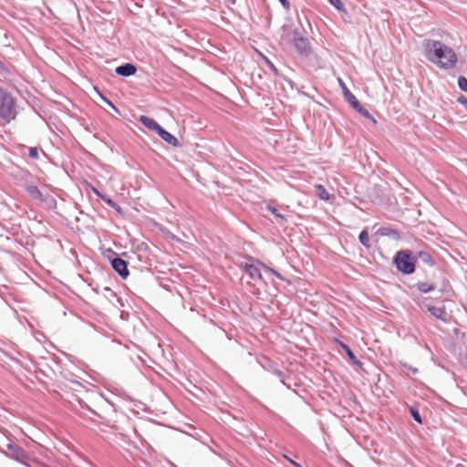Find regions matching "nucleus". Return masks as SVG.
<instances>
[{"mask_svg": "<svg viewBox=\"0 0 467 467\" xmlns=\"http://www.w3.org/2000/svg\"><path fill=\"white\" fill-rule=\"evenodd\" d=\"M426 58L441 69L455 67L458 58L455 51L441 41L426 39L423 42Z\"/></svg>", "mask_w": 467, "mask_h": 467, "instance_id": "f257e3e1", "label": "nucleus"}, {"mask_svg": "<svg viewBox=\"0 0 467 467\" xmlns=\"http://www.w3.org/2000/svg\"><path fill=\"white\" fill-rule=\"evenodd\" d=\"M393 264L397 270L403 275H412L416 270L414 253L410 249L398 251L393 257Z\"/></svg>", "mask_w": 467, "mask_h": 467, "instance_id": "f03ea898", "label": "nucleus"}, {"mask_svg": "<svg viewBox=\"0 0 467 467\" xmlns=\"http://www.w3.org/2000/svg\"><path fill=\"white\" fill-rule=\"evenodd\" d=\"M15 100L5 90L0 88V118L10 121L16 117Z\"/></svg>", "mask_w": 467, "mask_h": 467, "instance_id": "7ed1b4c3", "label": "nucleus"}, {"mask_svg": "<svg viewBox=\"0 0 467 467\" xmlns=\"http://www.w3.org/2000/svg\"><path fill=\"white\" fill-rule=\"evenodd\" d=\"M8 451H1L6 457L13 459L20 463L28 465L31 457L29 454L18 444L9 442L6 445Z\"/></svg>", "mask_w": 467, "mask_h": 467, "instance_id": "20e7f679", "label": "nucleus"}, {"mask_svg": "<svg viewBox=\"0 0 467 467\" xmlns=\"http://www.w3.org/2000/svg\"><path fill=\"white\" fill-rule=\"evenodd\" d=\"M293 42L296 51L300 55L307 57L310 54L311 47L308 38L303 36L297 29H295L293 32Z\"/></svg>", "mask_w": 467, "mask_h": 467, "instance_id": "39448f33", "label": "nucleus"}, {"mask_svg": "<svg viewBox=\"0 0 467 467\" xmlns=\"http://www.w3.org/2000/svg\"><path fill=\"white\" fill-rule=\"evenodd\" d=\"M115 257L110 259V264L115 272H117L119 276L123 279H126L129 275L128 263L122 258L117 256L114 253Z\"/></svg>", "mask_w": 467, "mask_h": 467, "instance_id": "423d86ee", "label": "nucleus"}, {"mask_svg": "<svg viewBox=\"0 0 467 467\" xmlns=\"http://www.w3.org/2000/svg\"><path fill=\"white\" fill-rule=\"evenodd\" d=\"M425 307L437 319L444 323L450 322L451 316L446 312L445 306L438 307L431 305H425Z\"/></svg>", "mask_w": 467, "mask_h": 467, "instance_id": "0eeeda50", "label": "nucleus"}, {"mask_svg": "<svg viewBox=\"0 0 467 467\" xmlns=\"http://www.w3.org/2000/svg\"><path fill=\"white\" fill-rule=\"evenodd\" d=\"M115 72L119 76L130 77V76H133L136 74L137 67L135 65H133L131 63H125L121 66L117 67L115 69Z\"/></svg>", "mask_w": 467, "mask_h": 467, "instance_id": "6e6552de", "label": "nucleus"}, {"mask_svg": "<svg viewBox=\"0 0 467 467\" xmlns=\"http://www.w3.org/2000/svg\"><path fill=\"white\" fill-rule=\"evenodd\" d=\"M157 134L169 145H171L173 147L180 146V142L172 134L168 132L166 130H164L162 127L159 130Z\"/></svg>", "mask_w": 467, "mask_h": 467, "instance_id": "1a4fd4ad", "label": "nucleus"}, {"mask_svg": "<svg viewBox=\"0 0 467 467\" xmlns=\"http://www.w3.org/2000/svg\"><path fill=\"white\" fill-rule=\"evenodd\" d=\"M414 257H415L416 262L418 260H420L421 262H423L424 264H426L427 265H429L431 267L435 265L434 259L432 258L431 254L426 252V251H418V252H416L414 254Z\"/></svg>", "mask_w": 467, "mask_h": 467, "instance_id": "9d476101", "label": "nucleus"}, {"mask_svg": "<svg viewBox=\"0 0 467 467\" xmlns=\"http://www.w3.org/2000/svg\"><path fill=\"white\" fill-rule=\"evenodd\" d=\"M139 119L146 128L155 131L156 133L161 128V126L159 125L155 119L149 118L147 116L141 115Z\"/></svg>", "mask_w": 467, "mask_h": 467, "instance_id": "9b49d317", "label": "nucleus"}, {"mask_svg": "<svg viewBox=\"0 0 467 467\" xmlns=\"http://www.w3.org/2000/svg\"><path fill=\"white\" fill-rule=\"evenodd\" d=\"M243 267H244V270L249 275L251 279L261 280L263 278L261 272L256 265H252V264H244Z\"/></svg>", "mask_w": 467, "mask_h": 467, "instance_id": "f8f14e48", "label": "nucleus"}, {"mask_svg": "<svg viewBox=\"0 0 467 467\" xmlns=\"http://www.w3.org/2000/svg\"><path fill=\"white\" fill-rule=\"evenodd\" d=\"M339 85L342 88L343 95L345 99L351 105V107L357 103L358 100V99L353 95V93L347 88L346 84L339 78L338 79Z\"/></svg>", "mask_w": 467, "mask_h": 467, "instance_id": "ddd939ff", "label": "nucleus"}, {"mask_svg": "<svg viewBox=\"0 0 467 467\" xmlns=\"http://www.w3.org/2000/svg\"><path fill=\"white\" fill-rule=\"evenodd\" d=\"M353 109H355L361 116H363L364 118L366 119H368L370 120H372L374 123H376V119H374V117L369 113V111L365 109L360 103L359 101H358L357 103H355L353 106H352Z\"/></svg>", "mask_w": 467, "mask_h": 467, "instance_id": "4468645a", "label": "nucleus"}, {"mask_svg": "<svg viewBox=\"0 0 467 467\" xmlns=\"http://www.w3.org/2000/svg\"><path fill=\"white\" fill-rule=\"evenodd\" d=\"M377 234L381 236H389V237H392L394 239H398L400 237L398 231H396L395 229H392L390 227H380L378 230Z\"/></svg>", "mask_w": 467, "mask_h": 467, "instance_id": "2eb2a0df", "label": "nucleus"}, {"mask_svg": "<svg viewBox=\"0 0 467 467\" xmlns=\"http://www.w3.org/2000/svg\"><path fill=\"white\" fill-rule=\"evenodd\" d=\"M415 286L417 289L423 294L430 293L433 291L436 286L433 283H428V282H418Z\"/></svg>", "mask_w": 467, "mask_h": 467, "instance_id": "dca6fc26", "label": "nucleus"}, {"mask_svg": "<svg viewBox=\"0 0 467 467\" xmlns=\"http://www.w3.org/2000/svg\"><path fill=\"white\" fill-rule=\"evenodd\" d=\"M343 349L345 350L348 358L358 367H361L362 366V362L360 360H358L356 357V355L354 354V352L350 349V348L346 345V344H341Z\"/></svg>", "mask_w": 467, "mask_h": 467, "instance_id": "f3484780", "label": "nucleus"}, {"mask_svg": "<svg viewBox=\"0 0 467 467\" xmlns=\"http://www.w3.org/2000/svg\"><path fill=\"white\" fill-rule=\"evenodd\" d=\"M26 191L34 199L43 200V194L36 186L30 185L26 188Z\"/></svg>", "mask_w": 467, "mask_h": 467, "instance_id": "a211bd4d", "label": "nucleus"}, {"mask_svg": "<svg viewBox=\"0 0 467 467\" xmlns=\"http://www.w3.org/2000/svg\"><path fill=\"white\" fill-rule=\"evenodd\" d=\"M358 240L362 245H364L367 248H369V246H370L369 236H368V232L367 229H364L360 232V234L358 235Z\"/></svg>", "mask_w": 467, "mask_h": 467, "instance_id": "6ab92c4d", "label": "nucleus"}, {"mask_svg": "<svg viewBox=\"0 0 467 467\" xmlns=\"http://www.w3.org/2000/svg\"><path fill=\"white\" fill-rule=\"evenodd\" d=\"M316 191H317V196L321 200H324V201L329 200L330 195L323 185H321V184L316 185Z\"/></svg>", "mask_w": 467, "mask_h": 467, "instance_id": "aec40b11", "label": "nucleus"}, {"mask_svg": "<svg viewBox=\"0 0 467 467\" xmlns=\"http://www.w3.org/2000/svg\"><path fill=\"white\" fill-rule=\"evenodd\" d=\"M102 201H104L109 206L113 208L117 213H122L121 207L115 202L109 196L102 197Z\"/></svg>", "mask_w": 467, "mask_h": 467, "instance_id": "412c9836", "label": "nucleus"}, {"mask_svg": "<svg viewBox=\"0 0 467 467\" xmlns=\"http://www.w3.org/2000/svg\"><path fill=\"white\" fill-rule=\"evenodd\" d=\"M265 271L272 273L275 275L278 279L284 280V276L277 271L274 270L273 268L267 266L266 265L261 263L260 261H256Z\"/></svg>", "mask_w": 467, "mask_h": 467, "instance_id": "4be33fe9", "label": "nucleus"}, {"mask_svg": "<svg viewBox=\"0 0 467 467\" xmlns=\"http://www.w3.org/2000/svg\"><path fill=\"white\" fill-rule=\"evenodd\" d=\"M410 415H411V417L413 418V420L415 421H417L420 424L422 423V418H421V416L420 414V411L417 409L411 407L410 409Z\"/></svg>", "mask_w": 467, "mask_h": 467, "instance_id": "5701e85b", "label": "nucleus"}, {"mask_svg": "<svg viewBox=\"0 0 467 467\" xmlns=\"http://www.w3.org/2000/svg\"><path fill=\"white\" fill-rule=\"evenodd\" d=\"M458 87L461 90L467 92V78L463 76L458 78Z\"/></svg>", "mask_w": 467, "mask_h": 467, "instance_id": "b1692460", "label": "nucleus"}, {"mask_svg": "<svg viewBox=\"0 0 467 467\" xmlns=\"http://www.w3.org/2000/svg\"><path fill=\"white\" fill-rule=\"evenodd\" d=\"M327 1L330 3L331 5H333L338 11H343L345 9L344 5L341 2V0H327Z\"/></svg>", "mask_w": 467, "mask_h": 467, "instance_id": "393cba45", "label": "nucleus"}, {"mask_svg": "<svg viewBox=\"0 0 467 467\" xmlns=\"http://www.w3.org/2000/svg\"><path fill=\"white\" fill-rule=\"evenodd\" d=\"M267 210L270 211L276 218L285 220V216L281 214L275 207L267 205Z\"/></svg>", "mask_w": 467, "mask_h": 467, "instance_id": "a878e982", "label": "nucleus"}, {"mask_svg": "<svg viewBox=\"0 0 467 467\" xmlns=\"http://www.w3.org/2000/svg\"><path fill=\"white\" fill-rule=\"evenodd\" d=\"M29 157L32 158V159H38L39 155H38V150L37 148L36 147H31L29 149Z\"/></svg>", "mask_w": 467, "mask_h": 467, "instance_id": "bb28decb", "label": "nucleus"}, {"mask_svg": "<svg viewBox=\"0 0 467 467\" xmlns=\"http://www.w3.org/2000/svg\"><path fill=\"white\" fill-rule=\"evenodd\" d=\"M101 99L105 101V103L110 108V109H113L115 111H118L117 108L115 107V105L109 100L107 98L103 97L101 94H99Z\"/></svg>", "mask_w": 467, "mask_h": 467, "instance_id": "cd10ccee", "label": "nucleus"}, {"mask_svg": "<svg viewBox=\"0 0 467 467\" xmlns=\"http://www.w3.org/2000/svg\"><path fill=\"white\" fill-rule=\"evenodd\" d=\"M101 99L105 101V103L110 108V109H113L115 111H118L117 108L115 107V105L109 100L107 98L103 97L101 94H99Z\"/></svg>", "mask_w": 467, "mask_h": 467, "instance_id": "c85d7f7f", "label": "nucleus"}, {"mask_svg": "<svg viewBox=\"0 0 467 467\" xmlns=\"http://www.w3.org/2000/svg\"><path fill=\"white\" fill-rule=\"evenodd\" d=\"M101 99L105 101V103L110 108V109H113L115 111H118L117 108L115 107V105L109 100L107 98L103 97L101 94H99Z\"/></svg>", "mask_w": 467, "mask_h": 467, "instance_id": "c756f323", "label": "nucleus"}, {"mask_svg": "<svg viewBox=\"0 0 467 467\" xmlns=\"http://www.w3.org/2000/svg\"><path fill=\"white\" fill-rule=\"evenodd\" d=\"M101 99L105 101V103L110 108V109H113L115 111H118L117 108L115 107V105L109 100L107 98L103 97L101 94H99Z\"/></svg>", "mask_w": 467, "mask_h": 467, "instance_id": "7c9ffc66", "label": "nucleus"}, {"mask_svg": "<svg viewBox=\"0 0 467 467\" xmlns=\"http://www.w3.org/2000/svg\"><path fill=\"white\" fill-rule=\"evenodd\" d=\"M101 99L105 101V103L110 108V109H113L115 111H118L117 108L115 107V105L109 100L107 98L103 97L101 94H99Z\"/></svg>", "mask_w": 467, "mask_h": 467, "instance_id": "2f4dec72", "label": "nucleus"}, {"mask_svg": "<svg viewBox=\"0 0 467 467\" xmlns=\"http://www.w3.org/2000/svg\"><path fill=\"white\" fill-rule=\"evenodd\" d=\"M101 99L105 101V103L110 108V109H113L115 111H118L117 108L115 107V105L109 100L107 98L103 97L101 94H99Z\"/></svg>", "mask_w": 467, "mask_h": 467, "instance_id": "473e14b6", "label": "nucleus"}, {"mask_svg": "<svg viewBox=\"0 0 467 467\" xmlns=\"http://www.w3.org/2000/svg\"><path fill=\"white\" fill-rule=\"evenodd\" d=\"M101 99L105 101V103L110 108V109H113L115 111H118L117 108L115 107V105L109 100L107 98L103 97L101 94H99Z\"/></svg>", "mask_w": 467, "mask_h": 467, "instance_id": "72a5a7b5", "label": "nucleus"}, {"mask_svg": "<svg viewBox=\"0 0 467 467\" xmlns=\"http://www.w3.org/2000/svg\"><path fill=\"white\" fill-rule=\"evenodd\" d=\"M279 2L285 10H290V3L288 0H279Z\"/></svg>", "mask_w": 467, "mask_h": 467, "instance_id": "f704fd0d", "label": "nucleus"}, {"mask_svg": "<svg viewBox=\"0 0 467 467\" xmlns=\"http://www.w3.org/2000/svg\"><path fill=\"white\" fill-rule=\"evenodd\" d=\"M403 367L406 368L409 371H410L411 373L413 374H416L418 372V368H413L412 366L410 365H408V364H403Z\"/></svg>", "mask_w": 467, "mask_h": 467, "instance_id": "c9c22d12", "label": "nucleus"}, {"mask_svg": "<svg viewBox=\"0 0 467 467\" xmlns=\"http://www.w3.org/2000/svg\"><path fill=\"white\" fill-rule=\"evenodd\" d=\"M458 102L464 105L467 109V99L463 96H461L459 99H458Z\"/></svg>", "mask_w": 467, "mask_h": 467, "instance_id": "e433bc0d", "label": "nucleus"}, {"mask_svg": "<svg viewBox=\"0 0 467 467\" xmlns=\"http://www.w3.org/2000/svg\"><path fill=\"white\" fill-rule=\"evenodd\" d=\"M7 71L6 67L5 64L0 60V75H3L5 72Z\"/></svg>", "mask_w": 467, "mask_h": 467, "instance_id": "4c0bfd02", "label": "nucleus"}, {"mask_svg": "<svg viewBox=\"0 0 467 467\" xmlns=\"http://www.w3.org/2000/svg\"><path fill=\"white\" fill-rule=\"evenodd\" d=\"M93 192L94 193L99 197L101 200H102V197H106L107 195L106 194H103L101 193L99 190H97L96 188H93Z\"/></svg>", "mask_w": 467, "mask_h": 467, "instance_id": "58836bf2", "label": "nucleus"}, {"mask_svg": "<svg viewBox=\"0 0 467 467\" xmlns=\"http://www.w3.org/2000/svg\"><path fill=\"white\" fill-rule=\"evenodd\" d=\"M268 62V65L270 67V68L273 70V72L275 74V75H278V70L277 68L275 67V65L270 62V61H267Z\"/></svg>", "mask_w": 467, "mask_h": 467, "instance_id": "ea45409f", "label": "nucleus"}, {"mask_svg": "<svg viewBox=\"0 0 467 467\" xmlns=\"http://www.w3.org/2000/svg\"><path fill=\"white\" fill-rule=\"evenodd\" d=\"M462 364L467 368V348H466L464 358L462 359Z\"/></svg>", "mask_w": 467, "mask_h": 467, "instance_id": "a19ab883", "label": "nucleus"}, {"mask_svg": "<svg viewBox=\"0 0 467 467\" xmlns=\"http://www.w3.org/2000/svg\"><path fill=\"white\" fill-rule=\"evenodd\" d=\"M287 460H288V461H289V462H290L294 466H296V467H301V465H300V464H298L297 462H296L295 461H293V460H291V459H289V458H287Z\"/></svg>", "mask_w": 467, "mask_h": 467, "instance_id": "79ce46f5", "label": "nucleus"}, {"mask_svg": "<svg viewBox=\"0 0 467 467\" xmlns=\"http://www.w3.org/2000/svg\"><path fill=\"white\" fill-rule=\"evenodd\" d=\"M455 467H465V466L463 464H462V463H458V464H456Z\"/></svg>", "mask_w": 467, "mask_h": 467, "instance_id": "37998d69", "label": "nucleus"}, {"mask_svg": "<svg viewBox=\"0 0 467 467\" xmlns=\"http://www.w3.org/2000/svg\"><path fill=\"white\" fill-rule=\"evenodd\" d=\"M277 374H278V376H280V377L283 375V373H282L281 371H278V372H277Z\"/></svg>", "mask_w": 467, "mask_h": 467, "instance_id": "c03bdc74", "label": "nucleus"}]
</instances>
